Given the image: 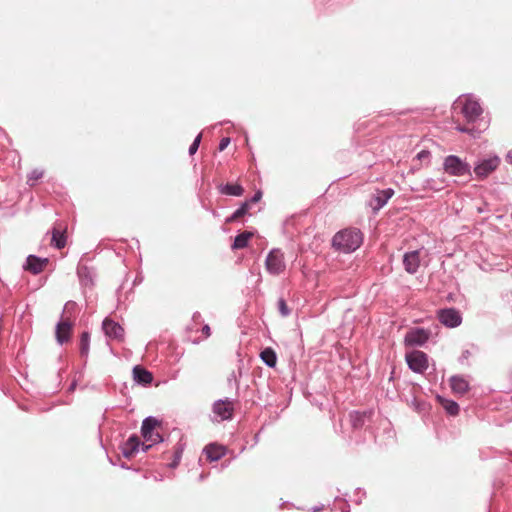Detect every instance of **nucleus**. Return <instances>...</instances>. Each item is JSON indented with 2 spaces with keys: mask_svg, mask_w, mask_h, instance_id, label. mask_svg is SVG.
Listing matches in <instances>:
<instances>
[{
  "mask_svg": "<svg viewBox=\"0 0 512 512\" xmlns=\"http://www.w3.org/2000/svg\"><path fill=\"white\" fill-rule=\"evenodd\" d=\"M364 235L359 228L347 227L338 231L331 240V246L338 253L351 254L363 243Z\"/></svg>",
  "mask_w": 512,
  "mask_h": 512,
  "instance_id": "f257e3e1",
  "label": "nucleus"
},
{
  "mask_svg": "<svg viewBox=\"0 0 512 512\" xmlns=\"http://www.w3.org/2000/svg\"><path fill=\"white\" fill-rule=\"evenodd\" d=\"M442 169L449 176L472 179V166L458 155L449 154L444 157Z\"/></svg>",
  "mask_w": 512,
  "mask_h": 512,
  "instance_id": "f03ea898",
  "label": "nucleus"
},
{
  "mask_svg": "<svg viewBox=\"0 0 512 512\" xmlns=\"http://www.w3.org/2000/svg\"><path fill=\"white\" fill-rule=\"evenodd\" d=\"M500 162L501 159L496 154L486 158H480L472 167V175H475L476 180L483 181L499 167Z\"/></svg>",
  "mask_w": 512,
  "mask_h": 512,
  "instance_id": "7ed1b4c3",
  "label": "nucleus"
},
{
  "mask_svg": "<svg viewBox=\"0 0 512 512\" xmlns=\"http://www.w3.org/2000/svg\"><path fill=\"white\" fill-rule=\"evenodd\" d=\"M461 113L468 124L475 123L483 113V109L473 95L468 94L462 102Z\"/></svg>",
  "mask_w": 512,
  "mask_h": 512,
  "instance_id": "20e7f679",
  "label": "nucleus"
},
{
  "mask_svg": "<svg viewBox=\"0 0 512 512\" xmlns=\"http://www.w3.org/2000/svg\"><path fill=\"white\" fill-rule=\"evenodd\" d=\"M234 410V400L229 398L218 399L212 405L214 420L217 422L231 420Z\"/></svg>",
  "mask_w": 512,
  "mask_h": 512,
  "instance_id": "39448f33",
  "label": "nucleus"
},
{
  "mask_svg": "<svg viewBox=\"0 0 512 512\" xmlns=\"http://www.w3.org/2000/svg\"><path fill=\"white\" fill-rule=\"evenodd\" d=\"M432 335L431 330L423 327L409 329L404 336V344L408 347L424 346Z\"/></svg>",
  "mask_w": 512,
  "mask_h": 512,
  "instance_id": "423d86ee",
  "label": "nucleus"
},
{
  "mask_svg": "<svg viewBox=\"0 0 512 512\" xmlns=\"http://www.w3.org/2000/svg\"><path fill=\"white\" fill-rule=\"evenodd\" d=\"M406 363L413 372L421 374L428 369V355L420 350L406 353Z\"/></svg>",
  "mask_w": 512,
  "mask_h": 512,
  "instance_id": "0eeeda50",
  "label": "nucleus"
},
{
  "mask_svg": "<svg viewBox=\"0 0 512 512\" xmlns=\"http://www.w3.org/2000/svg\"><path fill=\"white\" fill-rule=\"evenodd\" d=\"M77 275L83 288H92L97 277L96 269L88 262L81 260L77 266Z\"/></svg>",
  "mask_w": 512,
  "mask_h": 512,
  "instance_id": "6e6552de",
  "label": "nucleus"
},
{
  "mask_svg": "<svg viewBox=\"0 0 512 512\" xmlns=\"http://www.w3.org/2000/svg\"><path fill=\"white\" fill-rule=\"evenodd\" d=\"M394 193L393 188L376 189L375 193L371 195L368 206L372 209L374 214H377L393 197Z\"/></svg>",
  "mask_w": 512,
  "mask_h": 512,
  "instance_id": "1a4fd4ad",
  "label": "nucleus"
},
{
  "mask_svg": "<svg viewBox=\"0 0 512 512\" xmlns=\"http://www.w3.org/2000/svg\"><path fill=\"white\" fill-rule=\"evenodd\" d=\"M438 320L449 328H456L462 322L460 312L455 308H444L438 311Z\"/></svg>",
  "mask_w": 512,
  "mask_h": 512,
  "instance_id": "9d476101",
  "label": "nucleus"
},
{
  "mask_svg": "<svg viewBox=\"0 0 512 512\" xmlns=\"http://www.w3.org/2000/svg\"><path fill=\"white\" fill-rule=\"evenodd\" d=\"M102 329L108 338L119 342L124 340V328L118 322L106 318L102 322Z\"/></svg>",
  "mask_w": 512,
  "mask_h": 512,
  "instance_id": "9b49d317",
  "label": "nucleus"
},
{
  "mask_svg": "<svg viewBox=\"0 0 512 512\" xmlns=\"http://www.w3.org/2000/svg\"><path fill=\"white\" fill-rule=\"evenodd\" d=\"M446 187V180L444 178H426L418 187L413 188V191L423 192H440Z\"/></svg>",
  "mask_w": 512,
  "mask_h": 512,
  "instance_id": "f8f14e48",
  "label": "nucleus"
},
{
  "mask_svg": "<svg viewBox=\"0 0 512 512\" xmlns=\"http://www.w3.org/2000/svg\"><path fill=\"white\" fill-rule=\"evenodd\" d=\"M374 414L373 410H365V411H352L349 413V420L353 429H361L363 428L367 422L370 421L372 415Z\"/></svg>",
  "mask_w": 512,
  "mask_h": 512,
  "instance_id": "ddd939ff",
  "label": "nucleus"
},
{
  "mask_svg": "<svg viewBox=\"0 0 512 512\" xmlns=\"http://www.w3.org/2000/svg\"><path fill=\"white\" fill-rule=\"evenodd\" d=\"M96 255L103 254L104 256H112L113 254L117 257L123 256V253H127L126 245L124 243L110 246L109 244L100 243L94 250Z\"/></svg>",
  "mask_w": 512,
  "mask_h": 512,
  "instance_id": "4468645a",
  "label": "nucleus"
},
{
  "mask_svg": "<svg viewBox=\"0 0 512 512\" xmlns=\"http://www.w3.org/2000/svg\"><path fill=\"white\" fill-rule=\"evenodd\" d=\"M140 438L136 434H132L127 441L121 445V453L125 458H131L140 449Z\"/></svg>",
  "mask_w": 512,
  "mask_h": 512,
  "instance_id": "2eb2a0df",
  "label": "nucleus"
},
{
  "mask_svg": "<svg viewBox=\"0 0 512 512\" xmlns=\"http://www.w3.org/2000/svg\"><path fill=\"white\" fill-rule=\"evenodd\" d=\"M476 261L477 266L485 271V272H491V271H506L508 268L505 264L500 262H495L498 258H477Z\"/></svg>",
  "mask_w": 512,
  "mask_h": 512,
  "instance_id": "dca6fc26",
  "label": "nucleus"
},
{
  "mask_svg": "<svg viewBox=\"0 0 512 512\" xmlns=\"http://www.w3.org/2000/svg\"><path fill=\"white\" fill-rule=\"evenodd\" d=\"M72 329V323L69 320H61L56 325V340L62 345L69 341Z\"/></svg>",
  "mask_w": 512,
  "mask_h": 512,
  "instance_id": "f3484780",
  "label": "nucleus"
},
{
  "mask_svg": "<svg viewBox=\"0 0 512 512\" xmlns=\"http://www.w3.org/2000/svg\"><path fill=\"white\" fill-rule=\"evenodd\" d=\"M48 262L49 258H26L23 269L37 275L44 270Z\"/></svg>",
  "mask_w": 512,
  "mask_h": 512,
  "instance_id": "a211bd4d",
  "label": "nucleus"
},
{
  "mask_svg": "<svg viewBox=\"0 0 512 512\" xmlns=\"http://www.w3.org/2000/svg\"><path fill=\"white\" fill-rule=\"evenodd\" d=\"M218 192L222 195L226 196H234V197H240L244 194L245 190L244 187L236 182V183H225L220 184L217 186Z\"/></svg>",
  "mask_w": 512,
  "mask_h": 512,
  "instance_id": "6ab92c4d",
  "label": "nucleus"
},
{
  "mask_svg": "<svg viewBox=\"0 0 512 512\" xmlns=\"http://www.w3.org/2000/svg\"><path fill=\"white\" fill-rule=\"evenodd\" d=\"M203 452L206 454V457L210 462H216L225 455L226 449L222 445L210 443L205 446Z\"/></svg>",
  "mask_w": 512,
  "mask_h": 512,
  "instance_id": "aec40b11",
  "label": "nucleus"
},
{
  "mask_svg": "<svg viewBox=\"0 0 512 512\" xmlns=\"http://www.w3.org/2000/svg\"><path fill=\"white\" fill-rule=\"evenodd\" d=\"M133 379L137 384L147 385L150 384L153 380L152 373L142 366L136 365L133 370Z\"/></svg>",
  "mask_w": 512,
  "mask_h": 512,
  "instance_id": "412c9836",
  "label": "nucleus"
},
{
  "mask_svg": "<svg viewBox=\"0 0 512 512\" xmlns=\"http://www.w3.org/2000/svg\"><path fill=\"white\" fill-rule=\"evenodd\" d=\"M450 386L454 393L463 395L469 390L468 381L460 375H453L450 378Z\"/></svg>",
  "mask_w": 512,
  "mask_h": 512,
  "instance_id": "4be33fe9",
  "label": "nucleus"
},
{
  "mask_svg": "<svg viewBox=\"0 0 512 512\" xmlns=\"http://www.w3.org/2000/svg\"><path fill=\"white\" fill-rule=\"evenodd\" d=\"M160 421L154 416L146 417L141 425V435L144 439H149L151 437V433L155 431L157 426H160Z\"/></svg>",
  "mask_w": 512,
  "mask_h": 512,
  "instance_id": "5701e85b",
  "label": "nucleus"
},
{
  "mask_svg": "<svg viewBox=\"0 0 512 512\" xmlns=\"http://www.w3.org/2000/svg\"><path fill=\"white\" fill-rule=\"evenodd\" d=\"M260 358L269 368H274L277 364V354L271 347H267L262 350Z\"/></svg>",
  "mask_w": 512,
  "mask_h": 512,
  "instance_id": "b1692460",
  "label": "nucleus"
},
{
  "mask_svg": "<svg viewBox=\"0 0 512 512\" xmlns=\"http://www.w3.org/2000/svg\"><path fill=\"white\" fill-rule=\"evenodd\" d=\"M67 235L65 231L53 229L51 237V245L56 249H62L66 246Z\"/></svg>",
  "mask_w": 512,
  "mask_h": 512,
  "instance_id": "393cba45",
  "label": "nucleus"
},
{
  "mask_svg": "<svg viewBox=\"0 0 512 512\" xmlns=\"http://www.w3.org/2000/svg\"><path fill=\"white\" fill-rule=\"evenodd\" d=\"M266 269L271 274H279L285 268L282 258H265Z\"/></svg>",
  "mask_w": 512,
  "mask_h": 512,
  "instance_id": "a878e982",
  "label": "nucleus"
},
{
  "mask_svg": "<svg viewBox=\"0 0 512 512\" xmlns=\"http://www.w3.org/2000/svg\"><path fill=\"white\" fill-rule=\"evenodd\" d=\"M438 401L442 405L443 409L450 416H456L459 413V405L456 401L451 399H446L444 397L438 396Z\"/></svg>",
  "mask_w": 512,
  "mask_h": 512,
  "instance_id": "bb28decb",
  "label": "nucleus"
},
{
  "mask_svg": "<svg viewBox=\"0 0 512 512\" xmlns=\"http://www.w3.org/2000/svg\"><path fill=\"white\" fill-rule=\"evenodd\" d=\"M242 376V368L239 367L237 370H233L227 377V384L230 388L235 390V394L239 396L240 389V378Z\"/></svg>",
  "mask_w": 512,
  "mask_h": 512,
  "instance_id": "cd10ccee",
  "label": "nucleus"
},
{
  "mask_svg": "<svg viewBox=\"0 0 512 512\" xmlns=\"http://www.w3.org/2000/svg\"><path fill=\"white\" fill-rule=\"evenodd\" d=\"M252 236L251 232L244 231L235 236L231 248L233 250L243 249L248 246L249 240Z\"/></svg>",
  "mask_w": 512,
  "mask_h": 512,
  "instance_id": "c85d7f7f",
  "label": "nucleus"
},
{
  "mask_svg": "<svg viewBox=\"0 0 512 512\" xmlns=\"http://www.w3.org/2000/svg\"><path fill=\"white\" fill-rule=\"evenodd\" d=\"M250 210V206H248V203L243 201L240 206L230 215L226 218V223H232L237 221L239 218L245 216L248 214Z\"/></svg>",
  "mask_w": 512,
  "mask_h": 512,
  "instance_id": "c756f323",
  "label": "nucleus"
},
{
  "mask_svg": "<svg viewBox=\"0 0 512 512\" xmlns=\"http://www.w3.org/2000/svg\"><path fill=\"white\" fill-rule=\"evenodd\" d=\"M184 449H185V443L182 442V439H181L175 445L174 452H173V460H172V462H170L168 464V467L170 469H175L179 465V463H180V461L182 459V455H183Z\"/></svg>",
  "mask_w": 512,
  "mask_h": 512,
  "instance_id": "7c9ffc66",
  "label": "nucleus"
},
{
  "mask_svg": "<svg viewBox=\"0 0 512 512\" xmlns=\"http://www.w3.org/2000/svg\"><path fill=\"white\" fill-rule=\"evenodd\" d=\"M487 127V122L484 121V119H480V122L477 125H475V123L469 125L467 134L472 138L477 139L487 129Z\"/></svg>",
  "mask_w": 512,
  "mask_h": 512,
  "instance_id": "2f4dec72",
  "label": "nucleus"
},
{
  "mask_svg": "<svg viewBox=\"0 0 512 512\" xmlns=\"http://www.w3.org/2000/svg\"><path fill=\"white\" fill-rule=\"evenodd\" d=\"M80 355L84 358L88 357L90 349V333L83 331L80 335Z\"/></svg>",
  "mask_w": 512,
  "mask_h": 512,
  "instance_id": "473e14b6",
  "label": "nucleus"
},
{
  "mask_svg": "<svg viewBox=\"0 0 512 512\" xmlns=\"http://www.w3.org/2000/svg\"><path fill=\"white\" fill-rule=\"evenodd\" d=\"M402 261L405 270L410 274L417 272L420 266V258H402Z\"/></svg>",
  "mask_w": 512,
  "mask_h": 512,
  "instance_id": "72a5a7b5",
  "label": "nucleus"
},
{
  "mask_svg": "<svg viewBox=\"0 0 512 512\" xmlns=\"http://www.w3.org/2000/svg\"><path fill=\"white\" fill-rule=\"evenodd\" d=\"M202 323V316L199 312H195L192 316V322L187 325L186 331L190 332H198L200 330L199 326Z\"/></svg>",
  "mask_w": 512,
  "mask_h": 512,
  "instance_id": "f704fd0d",
  "label": "nucleus"
},
{
  "mask_svg": "<svg viewBox=\"0 0 512 512\" xmlns=\"http://www.w3.org/2000/svg\"><path fill=\"white\" fill-rule=\"evenodd\" d=\"M44 175V170L40 168L33 169L28 175H27V184L29 186H33L34 182L41 179Z\"/></svg>",
  "mask_w": 512,
  "mask_h": 512,
  "instance_id": "c9c22d12",
  "label": "nucleus"
},
{
  "mask_svg": "<svg viewBox=\"0 0 512 512\" xmlns=\"http://www.w3.org/2000/svg\"><path fill=\"white\" fill-rule=\"evenodd\" d=\"M277 309L282 317H288L291 314V309L288 307L286 300L280 297L277 301Z\"/></svg>",
  "mask_w": 512,
  "mask_h": 512,
  "instance_id": "e433bc0d",
  "label": "nucleus"
},
{
  "mask_svg": "<svg viewBox=\"0 0 512 512\" xmlns=\"http://www.w3.org/2000/svg\"><path fill=\"white\" fill-rule=\"evenodd\" d=\"M294 229V218L291 217L289 219H286L283 223V234L287 237V238H292L294 236V231L292 230Z\"/></svg>",
  "mask_w": 512,
  "mask_h": 512,
  "instance_id": "4c0bfd02",
  "label": "nucleus"
},
{
  "mask_svg": "<svg viewBox=\"0 0 512 512\" xmlns=\"http://www.w3.org/2000/svg\"><path fill=\"white\" fill-rule=\"evenodd\" d=\"M201 139H202V134L200 133L194 138L193 142L190 144L189 149H188V153L190 156L194 155L198 151L200 143H201Z\"/></svg>",
  "mask_w": 512,
  "mask_h": 512,
  "instance_id": "58836bf2",
  "label": "nucleus"
},
{
  "mask_svg": "<svg viewBox=\"0 0 512 512\" xmlns=\"http://www.w3.org/2000/svg\"><path fill=\"white\" fill-rule=\"evenodd\" d=\"M411 404L417 412L426 411L428 407V404L425 401H418L417 399H413Z\"/></svg>",
  "mask_w": 512,
  "mask_h": 512,
  "instance_id": "ea45409f",
  "label": "nucleus"
},
{
  "mask_svg": "<svg viewBox=\"0 0 512 512\" xmlns=\"http://www.w3.org/2000/svg\"><path fill=\"white\" fill-rule=\"evenodd\" d=\"M146 442H150L152 445L159 444L164 442V439L160 433L154 431L151 433V437L149 439H144Z\"/></svg>",
  "mask_w": 512,
  "mask_h": 512,
  "instance_id": "a19ab883",
  "label": "nucleus"
},
{
  "mask_svg": "<svg viewBox=\"0 0 512 512\" xmlns=\"http://www.w3.org/2000/svg\"><path fill=\"white\" fill-rule=\"evenodd\" d=\"M262 196H263V192H262V190L259 189V190L255 191V193L252 197L245 200V202H247L248 206L251 207V204L258 203L261 200Z\"/></svg>",
  "mask_w": 512,
  "mask_h": 512,
  "instance_id": "79ce46f5",
  "label": "nucleus"
},
{
  "mask_svg": "<svg viewBox=\"0 0 512 512\" xmlns=\"http://www.w3.org/2000/svg\"><path fill=\"white\" fill-rule=\"evenodd\" d=\"M230 142H231V139H230L229 137H223V138L220 140L219 144H218V150H219L220 152L224 151V150L228 147V145L230 144Z\"/></svg>",
  "mask_w": 512,
  "mask_h": 512,
  "instance_id": "37998d69",
  "label": "nucleus"
},
{
  "mask_svg": "<svg viewBox=\"0 0 512 512\" xmlns=\"http://www.w3.org/2000/svg\"><path fill=\"white\" fill-rule=\"evenodd\" d=\"M430 157V151L429 150H421L420 152L417 153L416 155V158L418 160H424V159H428Z\"/></svg>",
  "mask_w": 512,
  "mask_h": 512,
  "instance_id": "c03bdc74",
  "label": "nucleus"
},
{
  "mask_svg": "<svg viewBox=\"0 0 512 512\" xmlns=\"http://www.w3.org/2000/svg\"><path fill=\"white\" fill-rule=\"evenodd\" d=\"M201 331L203 333V338L202 339H206L210 336L211 334V331H210V326L208 324H204L201 328Z\"/></svg>",
  "mask_w": 512,
  "mask_h": 512,
  "instance_id": "a18cd8bd",
  "label": "nucleus"
},
{
  "mask_svg": "<svg viewBox=\"0 0 512 512\" xmlns=\"http://www.w3.org/2000/svg\"><path fill=\"white\" fill-rule=\"evenodd\" d=\"M76 308V303L74 301H68L64 305L63 313L66 311L74 310Z\"/></svg>",
  "mask_w": 512,
  "mask_h": 512,
  "instance_id": "49530a36",
  "label": "nucleus"
},
{
  "mask_svg": "<svg viewBox=\"0 0 512 512\" xmlns=\"http://www.w3.org/2000/svg\"><path fill=\"white\" fill-rule=\"evenodd\" d=\"M266 256H284V253L281 252V249L279 248H273L267 253Z\"/></svg>",
  "mask_w": 512,
  "mask_h": 512,
  "instance_id": "de8ad7c7",
  "label": "nucleus"
},
{
  "mask_svg": "<svg viewBox=\"0 0 512 512\" xmlns=\"http://www.w3.org/2000/svg\"><path fill=\"white\" fill-rule=\"evenodd\" d=\"M470 124H466V125H462V124H458L455 129L460 132V133H468V127H469Z\"/></svg>",
  "mask_w": 512,
  "mask_h": 512,
  "instance_id": "09e8293b",
  "label": "nucleus"
},
{
  "mask_svg": "<svg viewBox=\"0 0 512 512\" xmlns=\"http://www.w3.org/2000/svg\"><path fill=\"white\" fill-rule=\"evenodd\" d=\"M470 357V351L464 350L459 358L460 363H463L465 360H467Z\"/></svg>",
  "mask_w": 512,
  "mask_h": 512,
  "instance_id": "8fccbe9b",
  "label": "nucleus"
},
{
  "mask_svg": "<svg viewBox=\"0 0 512 512\" xmlns=\"http://www.w3.org/2000/svg\"><path fill=\"white\" fill-rule=\"evenodd\" d=\"M402 256H412V257L419 256V250L406 251L403 253Z\"/></svg>",
  "mask_w": 512,
  "mask_h": 512,
  "instance_id": "3c124183",
  "label": "nucleus"
},
{
  "mask_svg": "<svg viewBox=\"0 0 512 512\" xmlns=\"http://www.w3.org/2000/svg\"><path fill=\"white\" fill-rule=\"evenodd\" d=\"M134 246H136L137 250L140 249V244L138 240L133 239L132 243L129 245L130 249L134 252Z\"/></svg>",
  "mask_w": 512,
  "mask_h": 512,
  "instance_id": "603ef678",
  "label": "nucleus"
},
{
  "mask_svg": "<svg viewBox=\"0 0 512 512\" xmlns=\"http://www.w3.org/2000/svg\"><path fill=\"white\" fill-rule=\"evenodd\" d=\"M153 445L150 443V444H144V443H141L140 444V447H141V450L143 452H147Z\"/></svg>",
  "mask_w": 512,
  "mask_h": 512,
  "instance_id": "864d4df0",
  "label": "nucleus"
},
{
  "mask_svg": "<svg viewBox=\"0 0 512 512\" xmlns=\"http://www.w3.org/2000/svg\"><path fill=\"white\" fill-rule=\"evenodd\" d=\"M506 161L512 165V149H510L506 154Z\"/></svg>",
  "mask_w": 512,
  "mask_h": 512,
  "instance_id": "5fc2aeb1",
  "label": "nucleus"
},
{
  "mask_svg": "<svg viewBox=\"0 0 512 512\" xmlns=\"http://www.w3.org/2000/svg\"><path fill=\"white\" fill-rule=\"evenodd\" d=\"M340 511H341V512H350L349 504L347 503V501H346V500H345V502H344L343 507H341V508H340Z\"/></svg>",
  "mask_w": 512,
  "mask_h": 512,
  "instance_id": "6e6d98bb",
  "label": "nucleus"
},
{
  "mask_svg": "<svg viewBox=\"0 0 512 512\" xmlns=\"http://www.w3.org/2000/svg\"><path fill=\"white\" fill-rule=\"evenodd\" d=\"M323 509V505L321 506H314L311 508V512H319Z\"/></svg>",
  "mask_w": 512,
  "mask_h": 512,
  "instance_id": "4d7b16f0",
  "label": "nucleus"
},
{
  "mask_svg": "<svg viewBox=\"0 0 512 512\" xmlns=\"http://www.w3.org/2000/svg\"><path fill=\"white\" fill-rule=\"evenodd\" d=\"M142 281H143V277L138 275V276L136 277V279H135L134 283H135V284H136V283H141Z\"/></svg>",
  "mask_w": 512,
  "mask_h": 512,
  "instance_id": "13d9d810",
  "label": "nucleus"
},
{
  "mask_svg": "<svg viewBox=\"0 0 512 512\" xmlns=\"http://www.w3.org/2000/svg\"><path fill=\"white\" fill-rule=\"evenodd\" d=\"M202 339L201 338H195V339H191V342L193 344H198Z\"/></svg>",
  "mask_w": 512,
  "mask_h": 512,
  "instance_id": "bf43d9fd",
  "label": "nucleus"
},
{
  "mask_svg": "<svg viewBox=\"0 0 512 512\" xmlns=\"http://www.w3.org/2000/svg\"><path fill=\"white\" fill-rule=\"evenodd\" d=\"M75 386H76V382H72L70 387H69V390L70 391L74 390Z\"/></svg>",
  "mask_w": 512,
  "mask_h": 512,
  "instance_id": "052dcab7",
  "label": "nucleus"
},
{
  "mask_svg": "<svg viewBox=\"0 0 512 512\" xmlns=\"http://www.w3.org/2000/svg\"><path fill=\"white\" fill-rule=\"evenodd\" d=\"M120 467L123 468V469H130L128 466H126L125 463L120 464Z\"/></svg>",
  "mask_w": 512,
  "mask_h": 512,
  "instance_id": "680f3d73",
  "label": "nucleus"
},
{
  "mask_svg": "<svg viewBox=\"0 0 512 512\" xmlns=\"http://www.w3.org/2000/svg\"><path fill=\"white\" fill-rule=\"evenodd\" d=\"M392 114H394V113L393 112H387V113H382L381 115L382 116H389V115H392Z\"/></svg>",
  "mask_w": 512,
  "mask_h": 512,
  "instance_id": "e2e57ef3",
  "label": "nucleus"
},
{
  "mask_svg": "<svg viewBox=\"0 0 512 512\" xmlns=\"http://www.w3.org/2000/svg\"><path fill=\"white\" fill-rule=\"evenodd\" d=\"M204 478H205V476H204L203 474H201V475L199 476V480H200V481L204 480Z\"/></svg>",
  "mask_w": 512,
  "mask_h": 512,
  "instance_id": "0e129e2a",
  "label": "nucleus"
},
{
  "mask_svg": "<svg viewBox=\"0 0 512 512\" xmlns=\"http://www.w3.org/2000/svg\"><path fill=\"white\" fill-rule=\"evenodd\" d=\"M396 114H397V115H404V114H405V112H404V111H400V112H397Z\"/></svg>",
  "mask_w": 512,
  "mask_h": 512,
  "instance_id": "69168bd1",
  "label": "nucleus"
},
{
  "mask_svg": "<svg viewBox=\"0 0 512 512\" xmlns=\"http://www.w3.org/2000/svg\"><path fill=\"white\" fill-rule=\"evenodd\" d=\"M355 503H356V504H360V503H361V499H357V500H355Z\"/></svg>",
  "mask_w": 512,
  "mask_h": 512,
  "instance_id": "338daca9",
  "label": "nucleus"
},
{
  "mask_svg": "<svg viewBox=\"0 0 512 512\" xmlns=\"http://www.w3.org/2000/svg\"><path fill=\"white\" fill-rule=\"evenodd\" d=\"M444 256L450 257V256H453V254L452 253H447Z\"/></svg>",
  "mask_w": 512,
  "mask_h": 512,
  "instance_id": "774afa93",
  "label": "nucleus"
}]
</instances>
